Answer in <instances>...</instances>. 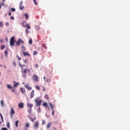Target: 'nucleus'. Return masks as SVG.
<instances>
[{"label":"nucleus","instance_id":"1","mask_svg":"<svg viewBox=\"0 0 130 130\" xmlns=\"http://www.w3.org/2000/svg\"><path fill=\"white\" fill-rule=\"evenodd\" d=\"M21 73L22 74L23 78H26V77H27V76L26 75H27V73H29V74H30V70L28 69H21Z\"/></svg>","mask_w":130,"mask_h":130},{"label":"nucleus","instance_id":"2","mask_svg":"<svg viewBox=\"0 0 130 130\" xmlns=\"http://www.w3.org/2000/svg\"><path fill=\"white\" fill-rule=\"evenodd\" d=\"M35 102L36 103V106H40L41 103H42V100L40 99L39 98L36 99Z\"/></svg>","mask_w":130,"mask_h":130},{"label":"nucleus","instance_id":"3","mask_svg":"<svg viewBox=\"0 0 130 130\" xmlns=\"http://www.w3.org/2000/svg\"><path fill=\"white\" fill-rule=\"evenodd\" d=\"M16 42V40H15V37H12L10 39V45L11 46H14V44Z\"/></svg>","mask_w":130,"mask_h":130},{"label":"nucleus","instance_id":"4","mask_svg":"<svg viewBox=\"0 0 130 130\" xmlns=\"http://www.w3.org/2000/svg\"><path fill=\"white\" fill-rule=\"evenodd\" d=\"M32 80L34 81H35L36 82H39V78H38V76L36 75L35 74L33 75H32Z\"/></svg>","mask_w":130,"mask_h":130},{"label":"nucleus","instance_id":"5","mask_svg":"<svg viewBox=\"0 0 130 130\" xmlns=\"http://www.w3.org/2000/svg\"><path fill=\"white\" fill-rule=\"evenodd\" d=\"M21 43L23 44L24 41L22 40V39L19 38L18 40L16 42V45H21Z\"/></svg>","mask_w":130,"mask_h":130},{"label":"nucleus","instance_id":"6","mask_svg":"<svg viewBox=\"0 0 130 130\" xmlns=\"http://www.w3.org/2000/svg\"><path fill=\"white\" fill-rule=\"evenodd\" d=\"M19 8L20 10H21V11H23V10H24L25 7L23 6V1H20V2L19 3Z\"/></svg>","mask_w":130,"mask_h":130},{"label":"nucleus","instance_id":"7","mask_svg":"<svg viewBox=\"0 0 130 130\" xmlns=\"http://www.w3.org/2000/svg\"><path fill=\"white\" fill-rule=\"evenodd\" d=\"M15 113H16V112H15V110H14V108H11V110L10 111L11 116H13V115H14Z\"/></svg>","mask_w":130,"mask_h":130},{"label":"nucleus","instance_id":"8","mask_svg":"<svg viewBox=\"0 0 130 130\" xmlns=\"http://www.w3.org/2000/svg\"><path fill=\"white\" fill-rule=\"evenodd\" d=\"M25 88H26V89H27V90H29V91H30V90H32V87H29V84H26L25 85Z\"/></svg>","mask_w":130,"mask_h":130},{"label":"nucleus","instance_id":"9","mask_svg":"<svg viewBox=\"0 0 130 130\" xmlns=\"http://www.w3.org/2000/svg\"><path fill=\"white\" fill-rule=\"evenodd\" d=\"M13 83L14 84V88H17V87L19 85V83L18 82L16 83V81H13Z\"/></svg>","mask_w":130,"mask_h":130},{"label":"nucleus","instance_id":"10","mask_svg":"<svg viewBox=\"0 0 130 130\" xmlns=\"http://www.w3.org/2000/svg\"><path fill=\"white\" fill-rule=\"evenodd\" d=\"M22 53L24 56H30V55L28 53V52H23Z\"/></svg>","mask_w":130,"mask_h":130},{"label":"nucleus","instance_id":"11","mask_svg":"<svg viewBox=\"0 0 130 130\" xmlns=\"http://www.w3.org/2000/svg\"><path fill=\"white\" fill-rule=\"evenodd\" d=\"M19 66L20 67L21 70L24 69V67H25V68H27V67L25 64L22 65V64H21V63H20V62L19 63Z\"/></svg>","mask_w":130,"mask_h":130},{"label":"nucleus","instance_id":"12","mask_svg":"<svg viewBox=\"0 0 130 130\" xmlns=\"http://www.w3.org/2000/svg\"><path fill=\"white\" fill-rule=\"evenodd\" d=\"M18 106L19 108H24V104H23V103H20L19 104Z\"/></svg>","mask_w":130,"mask_h":130},{"label":"nucleus","instance_id":"13","mask_svg":"<svg viewBox=\"0 0 130 130\" xmlns=\"http://www.w3.org/2000/svg\"><path fill=\"white\" fill-rule=\"evenodd\" d=\"M34 97V90H32L30 92V99H32Z\"/></svg>","mask_w":130,"mask_h":130},{"label":"nucleus","instance_id":"14","mask_svg":"<svg viewBox=\"0 0 130 130\" xmlns=\"http://www.w3.org/2000/svg\"><path fill=\"white\" fill-rule=\"evenodd\" d=\"M34 126L35 127H39V122H38V121L36 122Z\"/></svg>","mask_w":130,"mask_h":130},{"label":"nucleus","instance_id":"15","mask_svg":"<svg viewBox=\"0 0 130 130\" xmlns=\"http://www.w3.org/2000/svg\"><path fill=\"white\" fill-rule=\"evenodd\" d=\"M27 105L28 107H29L30 109H31L32 107H33V104H29V103H27Z\"/></svg>","mask_w":130,"mask_h":130},{"label":"nucleus","instance_id":"16","mask_svg":"<svg viewBox=\"0 0 130 130\" xmlns=\"http://www.w3.org/2000/svg\"><path fill=\"white\" fill-rule=\"evenodd\" d=\"M43 106H44V107H45V108H46V107H48V104H47V103L45 102L43 104Z\"/></svg>","mask_w":130,"mask_h":130},{"label":"nucleus","instance_id":"17","mask_svg":"<svg viewBox=\"0 0 130 130\" xmlns=\"http://www.w3.org/2000/svg\"><path fill=\"white\" fill-rule=\"evenodd\" d=\"M20 91L21 92H22V93H25L26 91L25 90V88L22 87V88H20Z\"/></svg>","mask_w":130,"mask_h":130},{"label":"nucleus","instance_id":"18","mask_svg":"<svg viewBox=\"0 0 130 130\" xmlns=\"http://www.w3.org/2000/svg\"><path fill=\"white\" fill-rule=\"evenodd\" d=\"M25 27L26 28H27V29H31V26L29 25H28V23L26 24Z\"/></svg>","mask_w":130,"mask_h":130},{"label":"nucleus","instance_id":"19","mask_svg":"<svg viewBox=\"0 0 130 130\" xmlns=\"http://www.w3.org/2000/svg\"><path fill=\"white\" fill-rule=\"evenodd\" d=\"M44 98L47 99V100H49V96H48V95H47V94H46L44 96Z\"/></svg>","mask_w":130,"mask_h":130},{"label":"nucleus","instance_id":"20","mask_svg":"<svg viewBox=\"0 0 130 130\" xmlns=\"http://www.w3.org/2000/svg\"><path fill=\"white\" fill-rule=\"evenodd\" d=\"M49 105H50V107H51V109H52V111H53V110H54V109H53V108H54V107H53V106L52 105V104H51L50 103H49Z\"/></svg>","mask_w":130,"mask_h":130},{"label":"nucleus","instance_id":"21","mask_svg":"<svg viewBox=\"0 0 130 130\" xmlns=\"http://www.w3.org/2000/svg\"><path fill=\"white\" fill-rule=\"evenodd\" d=\"M19 120H17L15 122V126H16V127H18V126H19Z\"/></svg>","mask_w":130,"mask_h":130},{"label":"nucleus","instance_id":"22","mask_svg":"<svg viewBox=\"0 0 130 130\" xmlns=\"http://www.w3.org/2000/svg\"><path fill=\"white\" fill-rule=\"evenodd\" d=\"M28 43L30 45H32V43H33V41H32V39L29 40Z\"/></svg>","mask_w":130,"mask_h":130},{"label":"nucleus","instance_id":"23","mask_svg":"<svg viewBox=\"0 0 130 130\" xmlns=\"http://www.w3.org/2000/svg\"><path fill=\"white\" fill-rule=\"evenodd\" d=\"M42 45L43 47L45 48V49H47V46H46V45L45 44H43Z\"/></svg>","mask_w":130,"mask_h":130},{"label":"nucleus","instance_id":"24","mask_svg":"<svg viewBox=\"0 0 130 130\" xmlns=\"http://www.w3.org/2000/svg\"><path fill=\"white\" fill-rule=\"evenodd\" d=\"M0 116L1 117V120L2 122H4V117L3 116V115L2 114V113H0Z\"/></svg>","mask_w":130,"mask_h":130},{"label":"nucleus","instance_id":"25","mask_svg":"<svg viewBox=\"0 0 130 130\" xmlns=\"http://www.w3.org/2000/svg\"><path fill=\"white\" fill-rule=\"evenodd\" d=\"M35 87L37 90H40V87L39 86V85H36Z\"/></svg>","mask_w":130,"mask_h":130},{"label":"nucleus","instance_id":"26","mask_svg":"<svg viewBox=\"0 0 130 130\" xmlns=\"http://www.w3.org/2000/svg\"><path fill=\"white\" fill-rule=\"evenodd\" d=\"M33 2L36 6H37L38 5V3H37V0H33Z\"/></svg>","mask_w":130,"mask_h":130},{"label":"nucleus","instance_id":"27","mask_svg":"<svg viewBox=\"0 0 130 130\" xmlns=\"http://www.w3.org/2000/svg\"><path fill=\"white\" fill-rule=\"evenodd\" d=\"M7 88H8V89H12V85L10 84H7Z\"/></svg>","mask_w":130,"mask_h":130},{"label":"nucleus","instance_id":"28","mask_svg":"<svg viewBox=\"0 0 130 130\" xmlns=\"http://www.w3.org/2000/svg\"><path fill=\"white\" fill-rule=\"evenodd\" d=\"M37 112H38V113H40V112H41V108H40V107H39V109H38Z\"/></svg>","mask_w":130,"mask_h":130},{"label":"nucleus","instance_id":"29","mask_svg":"<svg viewBox=\"0 0 130 130\" xmlns=\"http://www.w3.org/2000/svg\"><path fill=\"white\" fill-rule=\"evenodd\" d=\"M24 16H25L26 19H28L29 18V15H28V14H27V13H25Z\"/></svg>","mask_w":130,"mask_h":130},{"label":"nucleus","instance_id":"30","mask_svg":"<svg viewBox=\"0 0 130 130\" xmlns=\"http://www.w3.org/2000/svg\"><path fill=\"white\" fill-rule=\"evenodd\" d=\"M5 48H6V46L5 45H2L1 46V49H5Z\"/></svg>","mask_w":130,"mask_h":130},{"label":"nucleus","instance_id":"31","mask_svg":"<svg viewBox=\"0 0 130 130\" xmlns=\"http://www.w3.org/2000/svg\"><path fill=\"white\" fill-rule=\"evenodd\" d=\"M16 58H17V59L18 60H21V59H22V58H21V57L19 56V55H17Z\"/></svg>","mask_w":130,"mask_h":130},{"label":"nucleus","instance_id":"32","mask_svg":"<svg viewBox=\"0 0 130 130\" xmlns=\"http://www.w3.org/2000/svg\"><path fill=\"white\" fill-rule=\"evenodd\" d=\"M35 28L37 30H39V29H40V26H38V25H36L35 26Z\"/></svg>","mask_w":130,"mask_h":130},{"label":"nucleus","instance_id":"33","mask_svg":"<svg viewBox=\"0 0 130 130\" xmlns=\"http://www.w3.org/2000/svg\"><path fill=\"white\" fill-rule=\"evenodd\" d=\"M0 27H4V23L2 21H0Z\"/></svg>","mask_w":130,"mask_h":130},{"label":"nucleus","instance_id":"34","mask_svg":"<svg viewBox=\"0 0 130 130\" xmlns=\"http://www.w3.org/2000/svg\"><path fill=\"white\" fill-rule=\"evenodd\" d=\"M50 125H51V123H49L47 124V128H49V127H50Z\"/></svg>","mask_w":130,"mask_h":130},{"label":"nucleus","instance_id":"35","mask_svg":"<svg viewBox=\"0 0 130 130\" xmlns=\"http://www.w3.org/2000/svg\"><path fill=\"white\" fill-rule=\"evenodd\" d=\"M4 101L2 100V101H1V105H2V106L3 107H4Z\"/></svg>","mask_w":130,"mask_h":130},{"label":"nucleus","instance_id":"36","mask_svg":"<svg viewBox=\"0 0 130 130\" xmlns=\"http://www.w3.org/2000/svg\"><path fill=\"white\" fill-rule=\"evenodd\" d=\"M28 113H31L32 112V109H29L28 110Z\"/></svg>","mask_w":130,"mask_h":130},{"label":"nucleus","instance_id":"37","mask_svg":"<svg viewBox=\"0 0 130 130\" xmlns=\"http://www.w3.org/2000/svg\"><path fill=\"white\" fill-rule=\"evenodd\" d=\"M29 126H30V124H29V123H27L26 124V127H29Z\"/></svg>","mask_w":130,"mask_h":130},{"label":"nucleus","instance_id":"38","mask_svg":"<svg viewBox=\"0 0 130 130\" xmlns=\"http://www.w3.org/2000/svg\"><path fill=\"white\" fill-rule=\"evenodd\" d=\"M12 12H16V9L15 8H12L11 9Z\"/></svg>","mask_w":130,"mask_h":130},{"label":"nucleus","instance_id":"39","mask_svg":"<svg viewBox=\"0 0 130 130\" xmlns=\"http://www.w3.org/2000/svg\"><path fill=\"white\" fill-rule=\"evenodd\" d=\"M8 50H5V54L6 55H8Z\"/></svg>","mask_w":130,"mask_h":130},{"label":"nucleus","instance_id":"40","mask_svg":"<svg viewBox=\"0 0 130 130\" xmlns=\"http://www.w3.org/2000/svg\"><path fill=\"white\" fill-rule=\"evenodd\" d=\"M34 55H37V52L36 51H35L34 52Z\"/></svg>","mask_w":130,"mask_h":130},{"label":"nucleus","instance_id":"41","mask_svg":"<svg viewBox=\"0 0 130 130\" xmlns=\"http://www.w3.org/2000/svg\"><path fill=\"white\" fill-rule=\"evenodd\" d=\"M7 127H8V128H10V123H7Z\"/></svg>","mask_w":130,"mask_h":130},{"label":"nucleus","instance_id":"42","mask_svg":"<svg viewBox=\"0 0 130 130\" xmlns=\"http://www.w3.org/2000/svg\"><path fill=\"white\" fill-rule=\"evenodd\" d=\"M22 49L23 50H26V48H25V46H22Z\"/></svg>","mask_w":130,"mask_h":130},{"label":"nucleus","instance_id":"43","mask_svg":"<svg viewBox=\"0 0 130 130\" xmlns=\"http://www.w3.org/2000/svg\"><path fill=\"white\" fill-rule=\"evenodd\" d=\"M24 63H27V62H28V60H27V59L24 60Z\"/></svg>","mask_w":130,"mask_h":130},{"label":"nucleus","instance_id":"44","mask_svg":"<svg viewBox=\"0 0 130 130\" xmlns=\"http://www.w3.org/2000/svg\"><path fill=\"white\" fill-rule=\"evenodd\" d=\"M52 111V115L54 116V113H55V112L54 111V110H53Z\"/></svg>","mask_w":130,"mask_h":130},{"label":"nucleus","instance_id":"45","mask_svg":"<svg viewBox=\"0 0 130 130\" xmlns=\"http://www.w3.org/2000/svg\"><path fill=\"white\" fill-rule=\"evenodd\" d=\"M25 32L27 34H28V33H29V30H28V29H26Z\"/></svg>","mask_w":130,"mask_h":130},{"label":"nucleus","instance_id":"46","mask_svg":"<svg viewBox=\"0 0 130 130\" xmlns=\"http://www.w3.org/2000/svg\"><path fill=\"white\" fill-rule=\"evenodd\" d=\"M43 91H46V88L44 87H43Z\"/></svg>","mask_w":130,"mask_h":130},{"label":"nucleus","instance_id":"47","mask_svg":"<svg viewBox=\"0 0 130 130\" xmlns=\"http://www.w3.org/2000/svg\"><path fill=\"white\" fill-rule=\"evenodd\" d=\"M11 20H15V17H14V16H11Z\"/></svg>","mask_w":130,"mask_h":130},{"label":"nucleus","instance_id":"48","mask_svg":"<svg viewBox=\"0 0 130 130\" xmlns=\"http://www.w3.org/2000/svg\"><path fill=\"white\" fill-rule=\"evenodd\" d=\"M6 26H9L10 25V24L9 23V22H6Z\"/></svg>","mask_w":130,"mask_h":130},{"label":"nucleus","instance_id":"49","mask_svg":"<svg viewBox=\"0 0 130 130\" xmlns=\"http://www.w3.org/2000/svg\"><path fill=\"white\" fill-rule=\"evenodd\" d=\"M35 67L36 68H38L39 66H38V64L36 63V65H35Z\"/></svg>","mask_w":130,"mask_h":130},{"label":"nucleus","instance_id":"50","mask_svg":"<svg viewBox=\"0 0 130 130\" xmlns=\"http://www.w3.org/2000/svg\"><path fill=\"white\" fill-rule=\"evenodd\" d=\"M45 120H43L42 122L43 124H45Z\"/></svg>","mask_w":130,"mask_h":130},{"label":"nucleus","instance_id":"51","mask_svg":"<svg viewBox=\"0 0 130 130\" xmlns=\"http://www.w3.org/2000/svg\"><path fill=\"white\" fill-rule=\"evenodd\" d=\"M9 16H12V12H9Z\"/></svg>","mask_w":130,"mask_h":130},{"label":"nucleus","instance_id":"52","mask_svg":"<svg viewBox=\"0 0 130 130\" xmlns=\"http://www.w3.org/2000/svg\"><path fill=\"white\" fill-rule=\"evenodd\" d=\"M1 43H3L4 42V41L3 40H0Z\"/></svg>","mask_w":130,"mask_h":130},{"label":"nucleus","instance_id":"53","mask_svg":"<svg viewBox=\"0 0 130 130\" xmlns=\"http://www.w3.org/2000/svg\"><path fill=\"white\" fill-rule=\"evenodd\" d=\"M35 119H36V118H35L34 119L31 120V121H34V120H35Z\"/></svg>","mask_w":130,"mask_h":130},{"label":"nucleus","instance_id":"54","mask_svg":"<svg viewBox=\"0 0 130 130\" xmlns=\"http://www.w3.org/2000/svg\"><path fill=\"white\" fill-rule=\"evenodd\" d=\"M0 68H3V66L2 65V64H0Z\"/></svg>","mask_w":130,"mask_h":130},{"label":"nucleus","instance_id":"55","mask_svg":"<svg viewBox=\"0 0 130 130\" xmlns=\"http://www.w3.org/2000/svg\"><path fill=\"white\" fill-rule=\"evenodd\" d=\"M14 91H15V89H12V92H14Z\"/></svg>","mask_w":130,"mask_h":130},{"label":"nucleus","instance_id":"56","mask_svg":"<svg viewBox=\"0 0 130 130\" xmlns=\"http://www.w3.org/2000/svg\"><path fill=\"white\" fill-rule=\"evenodd\" d=\"M13 64H14V66H16V63H15V62H14Z\"/></svg>","mask_w":130,"mask_h":130},{"label":"nucleus","instance_id":"57","mask_svg":"<svg viewBox=\"0 0 130 130\" xmlns=\"http://www.w3.org/2000/svg\"><path fill=\"white\" fill-rule=\"evenodd\" d=\"M0 9H2V5L0 4Z\"/></svg>","mask_w":130,"mask_h":130},{"label":"nucleus","instance_id":"58","mask_svg":"<svg viewBox=\"0 0 130 130\" xmlns=\"http://www.w3.org/2000/svg\"><path fill=\"white\" fill-rule=\"evenodd\" d=\"M7 68V66H4V69H6Z\"/></svg>","mask_w":130,"mask_h":130},{"label":"nucleus","instance_id":"59","mask_svg":"<svg viewBox=\"0 0 130 130\" xmlns=\"http://www.w3.org/2000/svg\"><path fill=\"white\" fill-rule=\"evenodd\" d=\"M44 80H45V76L44 77Z\"/></svg>","mask_w":130,"mask_h":130},{"label":"nucleus","instance_id":"60","mask_svg":"<svg viewBox=\"0 0 130 130\" xmlns=\"http://www.w3.org/2000/svg\"><path fill=\"white\" fill-rule=\"evenodd\" d=\"M47 117H49V116H47Z\"/></svg>","mask_w":130,"mask_h":130},{"label":"nucleus","instance_id":"61","mask_svg":"<svg viewBox=\"0 0 130 130\" xmlns=\"http://www.w3.org/2000/svg\"><path fill=\"white\" fill-rule=\"evenodd\" d=\"M47 117H49V116H47Z\"/></svg>","mask_w":130,"mask_h":130},{"label":"nucleus","instance_id":"62","mask_svg":"<svg viewBox=\"0 0 130 130\" xmlns=\"http://www.w3.org/2000/svg\"><path fill=\"white\" fill-rule=\"evenodd\" d=\"M0 123H2V121H0Z\"/></svg>","mask_w":130,"mask_h":130},{"label":"nucleus","instance_id":"63","mask_svg":"<svg viewBox=\"0 0 130 130\" xmlns=\"http://www.w3.org/2000/svg\"><path fill=\"white\" fill-rule=\"evenodd\" d=\"M4 2H5V0H3Z\"/></svg>","mask_w":130,"mask_h":130}]
</instances>
